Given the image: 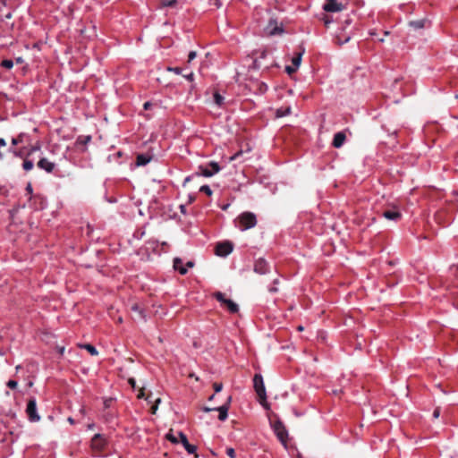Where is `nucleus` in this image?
<instances>
[{
  "label": "nucleus",
  "instance_id": "f8f14e48",
  "mask_svg": "<svg viewBox=\"0 0 458 458\" xmlns=\"http://www.w3.org/2000/svg\"><path fill=\"white\" fill-rule=\"evenodd\" d=\"M131 311L134 313L133 319L135 320H146V314L144 310L137 303L131 306Z\"/></svg>",
  "mask_w": 458,
  "mask_h": 458
},
{
  "label": "nucleus",
  "instance_id": "393cba45",
  "mask_svg": "<svg viewBox=\"0 0 458 458\" xmlns=\"http://www.w3.org/2000/svg\"><path fill=\"white\" fill-rule=\"evenodd\" d=\"M177 4V0H165L161 3V7H173Z\"/></svg>",
  "mask_w": 458,
  "mask_h": 458
},
{
  "label": "nucleus",
  "instance_id": "4be33fe9",
  "mask_svg": "<svg viewBox=\"0 0 458 458\" xmlns=\"http://www.w3.org/2000/svg\"><path fill=\"white\" fill-rule=\"evenodd\" d=\"M188 454H194L195 458H198L199 455L196 454L197 446L191 444H187L184 447Z\"/></svg>",
  "mask_w": 458,
  "mask_h": 458
},
{
  "label": "nucleus",
  "instance_id": "e433bc0d",
  "mask_svg": "<svg viewBox=\"0 0 458 458\" xmlns=\"http://www.w3.org/2000/svg\"><path fill=\"white\" fill-rule=\"evenodd\" d=\"M242 155V151H238L230 157V161L237 160Z\"/></svg>",
  "mask_w": 458,
  "mask_h": 458
},
{
  "label": "nucleus",
  "instance_id": "8fccbe9b",
  "mask_svg": "<svg viewBox=\"0 0 458 458\" xmlns=\"http://www.w3.org/2000/svg\"><path fill=\"white\" fill-rule=\"evenodd\" d=\"M58 352H59V353H60V354H64V347H60V348L58 349Z\"/></svg>",
  "mask_w": 458,
  "mask_h": 458
},
{
  "label": "nucleus",
  "instance_id": "f257e3e1",
  "mask_svg": "<svg viewBox=\"0 0 458 458\" xmlns=\"http://www.w3.org/2000/svg\"><path fill=\"white\" fill-rule=\"evenodd\" d=\"M257 225V217L254 213L243 212L237 218V226L241 231L253 228Z\"/></svg>",
  "mask_w": 458,
  "mask_h": 458
},
{
  "label": "nucleus",
  "instance_id": "5701e85b",
  "mask_svg": "<svg viewBox=\"0 0 458 458\" xmlns=\"http://www.w3.org/2000/svg\"><path fill=\"white\" fill-rule=\"evenodd\" d=\"M91 140V136H80L76 143L79 145H87Z\"/></svg>",
  "mask_w": 458,
  "mask_h": 458
},
{
  "label": "nucleus",
  "instance_id": "c03bdc74",
  "mask_svg": "<svg viewBox=\"0 0 458 458\" xmlns=\"http://www.w3.org/2000/svg\"><path fill=\"white\" fill-rule=\"evenodd\" d=\"M129 383L131 385V386H132V387H135V384H136V382H135V379H134V378H130V379H129Z\"/></svg>",
  "mask_w": 458,
  "mask_h": 458
},
{
  "label": "nucleus",
  "instance_id": "423d86ee",
  "mask_svg": "<svg viewBox=\"0 0 458 458\" xmlns=\"http://www.w3.org/2000/svg\"><path fill=\"white\" fill-rule=\"evenodd\" d=\"M26 412L31 422H37L40 420V416L37 411V403L34 398L29 400L26 407Z\"/></svg>",
  "mask_w": 458,
  "mask_h": 458
},
{
  "label": "nucleus",
  "instance_id": "a18cd8bd",
  "mask_svg": "<svg viewBox=\"0 0 458 458\" xmlns=\"http://www.w3.org/2000/svg\"><path fill=\"white\" fill-rule=\"evenodd\" d=\"M5 145H6V141L4 140V139H0V148L4 147Z\"/></svg>",
  "mask_w": 458,
  "mask_h": 458
},
{
  "label": "nucleus",
  "instance_id": "de8ad7c7",
  "mask_svg": "<svg viewBox=\"0 0 458 458\" xmlns=\"http://www.w3.org/2000/svg\"><path fill=\"white\" fill-rule=\"evenodd\" d=\"M12 17H13V13L10 12L4 15L5 19H11Z\"/></svg>",
  "mask_w": 458,
  "mask_h": 458
},
{
  "label": "nucleus",
  "instance_id": "7ed1b4c3",
  "mask_svg": "<svg viewBox=\"0 0 458 458\" xmlns=\"http://www.w3.org/2000/svg\"><path fill=\"white\" fill-rule=\"evenodd\" d=\"M214 296L221 305L225 307L231 313H236L239 310L238 305L232 300L226 299L224 293L216 292Z\"/></svg>",
  "mask_w": 458,
  "mask_h": 458
},
{
  "label": "nucleus",
  "instance_id": "2eb2a0df",
  "mask_svg": "<svg viewBox=\"0 0 458 458\" xmlns=\"http://www.w3.org/2000/svg\"><path fill=\"white\" fill-rule=\"evenodd\" d=\"M382 216L386 219L392 221H398L402 216L401 213L397 209L386 210L383 212Z\"/></svg>",
  "mask_w": 458,
  "mask_h": 458
},
{
  "label": "nucleus",
  "instance_id": "c9c22d12",
  "mask_svg": "<svg viewBox=\"0 0 458 458\" xmlns=\"http://www.w3.org/2000/svg\"><path fill=\"white\" fill-rule=\"evenodd\" d=\"M297 68H295L294 66H286L285 67V71L288 74H292L294 72H296Z\"/></svg>",
  "mask_w": 458,
  "mask_h": 458
},
{
  "label": "nucleus",
  "instance_id": "09e8293b",
  "mask_svg": "<svg viewBox=\"0 0 458 458\" xmlns=\"http://www.w3.org/2000/svg\"><path fill=\"white\" fill-rule=\"evenodd\" d=\"M269 292L276 293L277 292V288L276 287H271V288H269Z\"/></svg>",
  "mask_w": 458,
  "mask_h": 458
},
{
  "label": "nucleus",
  "instance_id": "412c9836",
  "mask_svg": "<svg viewBox=\"0 0 458 458\" xmlns=\"http://www.w3.org/2000/svg\"><path fill=\"white\" fill-rule=\"evenodd\" d=\"M301 56H302V52L299 53L297 55L293 57V59H292L293 66H294L297 69L299 68V66L301 65Z\"/></svg>",
  "mask_w": 458,
  "mask_h": 458
},
{
  "label": "nucleus",
  "instance_id": "4d7b16f0",
  "mask_svg": "<svg viewBox=\"0 0 458 458\" xmlns=\"http://www.w3.org/2000/svg\"><path fill=\"white\" fill-rule=\"evenodd\" d=\"M298 330L301 331L303 330V327L301 326L298 327Z\"/></svg>",
  "mask_w": 458,
  "mask_h": 458
},
{
  "label": "nucleus",
  "instance_id": "2f4dec72",
  "mask_svg": "<svg viewBox=\"0 0 458 458\" xmlns=\"http://www.w3.org/2000/svg\"><path fill=\"white\" fill-rule=\"evenodd\" d=\"M6 386L9 387V388H12V389H15L18 386V383L17 381L15 380H9L7 383H6Z\"/></svg>",
  "mask_w": 458,
  "mask_h": 458
},
{
  "label": "nucleus",
  "instance_id": "4c0bfd02",
  "mask_svg": "<svg viewBox=\"0 0 458 458\" xmlns=\"http://www.w3.org/2000/svg\"><path fill=\"white\" fill-rule=\"evenodd\" d=\"M197 54L195 51H191L188 55V63H191Z\"/></svg>",
  "mask_w": 458,
  "mask_h": 458
},
{
  "label": "nucleus",
  "instance_id": "ddd939ff",
  "mask_svg": "<svg viewBox=\"0 0 458 458\" xmlns=\"http://www.w3.org/2000/svg\"><path fill=\"white\" fill-rule=\"evenodd\" d=\"M105 444H106V441H105L103 436L100 434H96L91 440L92 447L97 450L102 449L103 446L105 445Z\"/></svg>",
  "mask_w": 458,
  "mask_h": 458
},
{
  "label": "nucleus",
  "instance_id": "ea45409f",
  "mask_svg": "<svg viewBox=\"0 0 458 458\" xmlns=\"http://www.w3.org/2000/svg\"><path fill=\"white\" fill-rule=\"evenodd\" d=\"M439 416H440V409L436 408L435 411H433V417L435 419H437Z\"/></svg>",
  "mask_w": 458,
  "mask_h": 458
},
{
  "label": "nucleus",
  "instance_id": "9d476101",
  "mask_svg": "<svg viewBox=\"0 0 458 458\" xmlns=\"http://www.w3.org/2000/svg\"><path fill=\"white\" fill-rule=\"evenodd\" d=\"M344 6L342 4L338 3L337 0H327L326 4L323 6V9L326 12H339L343 10Z\"/></svg>",
  "mask_w": 458,
  "mask_h": 458
},
{
  "label": "nucleus",
  "instance_id": "69168bd1",
  "mask_svg": "<svg viewBox=\"0 0 458 458\" xmlns=\"http://www.w3.org/2000/svg\"><path fill=\"white\" fill-rule=\"evenodd\" d=\"M0 157H2V154L0 153Z\"/></svg>",
  "mask_w": 458,
  "mask_h": 458
},
{
  "label": "nucleus",
  "instance_id": "e2e57ef3",
  "mask_svg": "<svg viewBox=\"0 0 458 458\" xmlns=\"http://www.w3.org/2000/svg\"><path fill=\"white\" fill-rule=\"evenodd\" d=\"M209 400H214V395H211V396L209 397Z\"/></svg>",
  "mask_w": 458,
  "mask_h": 458
},
{
  "label": "nucleus",
  "instance_id": "37998d69",
  "mask_svg": "<svg viewBox=\"0 0 458 458\" xmlns=\"http://www.w3.org/2000/svg\"><path fill=\"white\" fill-rule=\"evenodd\" d=\"M180 210L182 214H186V207L184 205H180Z\"/></svg>",
  "mask_w": 458,
  "mask_h": 458
},
{
  "label": "nucleus",
  "instance_id": "79ce46f5",
  "mask_svg": "<svg viewBox=\"0 0 458 458\" xmlns=\"http://www.w3.org/2000/svg\"><path fill=\"white\" fill-rule=\"evenodd\" d=\"M156 403H160V399H159V398H158V399H157ZM157 409V404H156L155 406H153V407H152L153 413H155V412H156Z\"/></svg>",
  "mask_w": 458,
  "mask_h": 458
},
{
  "label": "nucleus",
  "instance_id": "f03ea898",
  "mask_svg": "<svg viewBox=\"0 0 458 458\" xmlns=\"http://www.w3.org/2000/svg\"><path fill=\"white\" fill-rule=\"evenodd\" d=\"M253 385L258 396L260 399V403L264 404L267 399L266 388L263 377L260 374H256L253 377Z\"/></svg>",
  "mask_w": 458,
  "mask_h": 458
},
{
  "label": "nucleus",
  "instance_id": "864d4df0",
  "mask_svg": "<svg viewBox=\"0 0 458 458\" xmlns=\"http://www.w3.org/2000/svg\"><path fill=\"white\" fill-rule=\"evenodd\" d=\"M12 143H13V145H16V144L18 143V141H17V140H16V139H13Z\"/></svg>",
  "mask_w": 458,
  "mask_h": 458
},
{
  "label": "nucleus",
  "instance_id": "39448f33",
  "mask_svg": "<svg viewBox=\"0 0 458 458\" xmlns=\"http://www.w3.org/2000/svg\"><path fill=\"white\" fill-rule=\"evenodd\" d=\"M230 403H231V396L228 397L226 403H225V404H223V405H221L219 407H216V408L205 407L203 409V411L205 412H209V411H217L219 412V416H218L219 420L224 421V420H225L227 419L228 410L230 408Z\"/></svg>",
  "mask_w": 458,
  "mask_h": 458
},
{
  "label": "nucleus",
  "instance_id": "72a5a7b5",
  "mask_svg": "<svg viewBox=\"0 0 458 458\" xmlns=\"http://www.w3.org/2000/svg\"><path fill=\"white\" fill-rule=\"evenodd\" d=\"M226 454L230 457V458H234L235 457V451L233 448H227L226 449Z\"/></svg>",
  "mask_w": 458,
  "mask_h": 458
},
{
  "label": "nucleus",
  "instance_id": "052dcab7",
  "mask_svg": "<svg viewBox=\"0 0 458 458\" xmlns=\"http://www.w3.org/2000/svg\"><path fill=\"white\" fill-rule=\"evenodd\" d=\"M122 321H123L122 318H118V322H119V323H122Z\"/></svg>",
  "mask_w": 458,
  "mask_h": 458
},
{
  "label": "nucleus",
  "instance_id": "3c124183",
  "mask_svg": "<svg viewBox=\"0 0 458 458\" xmlns=\"http://www.w3.org/2000/svg\"><path fill=\"white\" fill-rule=\"evenodd\" d=\"M349 39H350V38L348 37V38H346L344 41H341V42H340V44L346 43V42H348V41H349Z\"/></svg>",
  "mask_w": 458,
  "mask_h": 458
},
{
  "label": "nucleus",
  "instance_id": "680f3d73",
  "mask_svg": "<svg viewBox=\"0 0 458 458\" xmlns=\"http://www.w3.org/2000/svg\"><path fill=\"white\" fill-rule=\"evenodd\" d=\"M21 58H18L17 63H21Z\"/></svg>",
  "mask_w": 458,
  "mask_h": 458
},
{
  "label": "nucleus",
  "instance_id": "473e14b6",
  "mask_svg": "<svg viewBox=\"0 0 458 458\" xmlns=\"http://www.w3.org/2000/svg\"><path fill=\"white\" fill-rule=\"evenodd\" d=\"M214 390L216 393H219L223 389L222 383H214L213 385Z\"/></svg>",
  "mask_w": 458,
  "mask_h": 458
},
{
  "label": "nucleus",
  "instance_id": "58836bf2",
  "mask_svg": "<svg viewBox=\"0 0 458 458\" xmlns=\"http://www.w3.org/2000/svg\"><path fill=\"white\" fill-rule=\"evenodd\" d=\"M184 78H186L190 81H192L194 78V73L191 72L190 73L184 75Z\"/></svg>",
  "mask_w": 458,
  "mask_h": 458
},
{
  "label": "nucleus",
  "instance_id": "9b49d317",
  "mask_svg": "<svg viewBox=\"0 0 458 458\" xmlns=\"http://www.w3.org/2000/svg\"><path fill=\"white\" fill-rule=\"evenodd\" d=\"M209 166L211 167V169L204 168L202 166L199 167V169L201 170V175L205 177H210L215 174L218 173L220 170V166L216 162H210Z\"/></svg>",
  "mask_w": 458,
  "mask_h": 458
},
{
  "label": "nucleus",
  "instance_id": "cd10ccee",
  "mask_svg": "<svg viewBox=\"0 0 458 458\" xmlns=\"http://www.w3.org/2000/svg\"><path fill=\"white\" fill-rule=\"evenodd\" d=\"M166 439L172 442L173 444H177L179 442L178 438L173 435V433L170 431L166 434Z\"/></svg>",
  "mask_w": 458,
  "mask_h": 458
},
{
  "label": "nucleus",
  "instance_id": "b1692460",
  "mask_svg": "<svg viewBox=\"0 0 458 458\" xmlns=\"http://www.w3.org/2000/svg\"><path fill=\"white\" fill-rule=\"evenodd\" d=\"M34 167V164L31 160H29V159H25L22 163V168L29 172L30 170H32V168Z\"/></svg>",
  "mask_w": 458,
  "mask_h": 458
},
{
  "label": "nucleus",
  "instance_id": "6ab92c4d",
  "mask_svg": "<svg viewBox=\"0 0 458 458\" xmlns=\"http://www.w3.org/2000/svg\"><path fill=\"white\" fill-rule=\"evenodd\" d=\"M80 347L83 348V349H86L92 356H96V355L98 354V352L96 349V347L91 345V344H81Z\"/></svg>",
  "mask_w": 458,
  "mask_h": 458
},
{
  "label": "nucleus",
  "instance_id": "dca6fc26",
  "mask_svg": "<svg viewBox=\"0 0 458 458\" xmlns=\"http://www.w3.org/2000/svg\"><path fill=\"white\" fill-rule=\"evenodd\" d=\"M267 31L269 35H276L283 32V29L277 26L276 21L271 20L267 25Z\"/></svg>",
  "mask_w": 458,
  "mask_h": 458
},
{
  "label": "nucleus",
  "instance_id": "4468645a",
  "mask_svg": "<svg viewBox=\"0 0 458 458\" xmlns=\"http://www.w3.org/2000/svg\"><path fill=\"white\" fill-rule=\"evenodd\" d=\"M345 139V134L343 131H339L335 134L332 144L335 148H339L344 145Z\"/></svg>",
  "mask_w": 458,
  "mask_h": 458
},
{
  "label": "nucleus",
  "instance_id": "6e6552de",
  "mask_svg": "<svg viewBox=\"0 0 458 458\" xmlns=\"http://www.w3.org/2000/svg\"><path fill=\"white\" fill-rule=\"evenodd\" d=\"M37 165L47 173H52L55 168V164L48 160L47 157L40 158Z\"/></svg>",
  "mask_w": 458,
  "mask_h": 458
},
{
  "label": "nucleus",
  "instance_id": "bb28decb",
  "mask_svg": "<svg viewBox=\"0 0 458 458\" xmlns=\"http://www.w3.org/2000/svg\"><path fill=\"white\" fill-rule=\"evenodd\" d=\"M214 101L217 106H222L224 98L217 92L214 94Z\"/></svg>",
  "mask_w": 458,
  "mask_h": 458
},
{
  "label": "nucleus",
  "instance_id": "f704fd0d",
  "mask_svg": "<svg viewBox=\"0 0 458 458\" xmlns=\"http://www.w3.org/2000/svg\"><path fill=\"white\" fill-rule=\"evenodd\" d=\"M167 70L170 71V72H174L175 74H181L182 73V69L179 68V67H169Z\"/></svg>",
  "mask_w": 458,
  "mask_h": 458
},
{
  "label": "nucleus",
  "instance_id": "1a4fd4ad",
  "mask_svg": "<svg viewBox=\"0 0 458 458\" xmlns=\"http://www.w3.org/2000/svg\"><path fill=\"white\" fill-rule=\"evenodd\" d=\"M269 270L267 262L264 259H259L254 264V271L259 275H265Z\"/></svg>",
  "mask_w": 458,
  "mask_h": 458
},
{
  "label": "nucleus",
  "instance_id": "f3484780",
  "mask_svg": "<svg viewBox=\"0 0 458 458\" xmlns=\"http://www.w3.org/2000/svg\"><path fill=\"white\" fill-rule=\"evenodd\" d=\"M151 160V157L147 154H140L137 156L136 165H146Z\"/></svg>",
  "mask_w": 458,
  "mask_h": 458
},
{
  "label": "nucleus",
  "instance_id": "c85d7f7f",
  "mask_svg": "<svg viewBox=\"0 0 458 458\" xmlns=\"http://www.w3.org/2000/svg\"><path fill=\"white\" fill-rule=\"evenodd\" d=\"M179 437H180V442L182 443L183 447H185L187 444H190L188 439H187L186 435L183 434L182 432H179Z\"/></svg>",
  "mask_w": 458,
  "mask_h": 458
},
{
  "label": "nucleus",
  "instance_id": "7c9ffc66",
  "mask_svg": "<svg viewBox=\"0 0 458 458\" xmlns=\"http://www.w3.org/2000/svg\"><path fill=\"white\" fill-rule=\"evenodd\" d=\"M410 25L412 27H415L417 29H421L424 26V22H423V21H411Z\"/></svg>",
  "mask_w": 458,
  "mask_h": 458
},
{
  "label": "nucleus",
  "instance_id": "aec40b11",
  "mask_svg": "<svg viewBox=\"0 0 458 458\" xmlns=\"http://www.w3.org/2000/svg\"><path fill=\"white\" fill-rule=\"evenodd\" d=\"M291 113V108L289 106L287 107H281L276 110V116L277 117H284L288 115Z\"/></svg>",
  "mask_w": 458,
  "mask_h": 458
},
{
  "label": "nucleus",
  "instance_id": "20e7f679",
  "mask_svg": "<svg viewBox=\"0 0 458 458\" xmlns=\"http://www.w3.org/2000/svg\"><path fill=\"white\" fill-rule=\"evenodd\" d=\"M273 428L277 438L282 443V445L286 448L288 433L287 430L285 429V427L283 425L281 421H276L275 422Z\"/></svg>",
  "mask_w": 458,
  "mask_h": 458
},
{
  "label": "nucleus",
  "instance_id": "bf43d9fd",
  "mask_svg": "<svg viewBox=\"0 0 458 458\" xmlns=\"http://www.w3.org/2000/svg\"><path fill=\"white\" fill-rule=\"evenodd\" d=\"M93 427H94V425H93V424H92V425H89V429L93 428Z\"/></svg>",
  "mask_w": 458,
  "mask_h": 458
},
{
  "label": "nucleus",
  "instance_id": "6e6d98bb",
  "mask_svg": "<svg viewBox=\"0 0 458 458\" xmlns=\"http://www.w3.org/2000/svg\"><path fill=\"white\" fill-rule=\"evenodd\" d=\"M330 23V21L329 20H325V24L327 25Z\"/></svg>",
  "mask_w": 458,
  "mask_h": 458
},
{
  "label": "nucleus",
  "instance_id": "a878e982",
  "mask_svg": "<svg viewBox=\"0 0 458 458\" xmlns=\"http://www.w3.org/2000/svg\"><path fill=\"white\" fill-rule=\"evenodd\" d=\"M1 66L5 69H11L13 67V62L10 59L3 60L1 63Z\"/></svg>",
  "mask_w": 458,
  "mask_h": 458
},
{
  "label": "nucleus",
  "instance_id": "c756f323",
  "mask_svg": "<svg viewBox=\"0 0 458 458\" xmlns=\"http://www.w3.org/2000/svg\"><path fill=\"white\" fill-rule=\"evenodd\" d=\"M199 191L206 193L208 196L212 195V190L208 185H202L199 189Z\"/></svg>",
  "mask_w": 458,
  "mask_h": 458
},
{
  "label": "nucleus",
  "instance_id": "a19ab883",
  "mask_svg": "<svg viewBox=\"0 0 458 458\" xmlns=\"http://www.w3.org/2000/svg\"><path fill=\"white\" fill-rule=\"evenodd\" d=\"M152 106V104L150 102H145L144 105H143V108L145 110H148L150 108V106Z\"/></svg>",
  "mask_w": 458,
  "mask_h": 458
},
{
  "label": "nucleus",
  "instance_id": "0eeeda50",
  "mask_svg": "<svg viewBox=\"0 0 458 458\" xmlns=\"http://www.w3.org/2000/svg\"><path fill=\"white\" fill-rule=\"evenodd\" d=\"M233 251V244L230 242H220L216 247V254L220 257H226Z\"/></svg>",
  "mask_w": 458,
  "mask_h": 458
},
{
  "label": "nucleus",
  "instance_id": "0e129e2a",
  "mask_svg": "<svg viewBox=\"0 0 458 458\" xmlns=\"http://www.w3.org/2000/svg\"><path fill=\"white\" fill-rule=\"evenodd\" d=\"M378 40H379L380 42H383V41H384V38H378Z\"/></svg>",
  "mask_w": 458,
  "mask_h": 458
},
{
  "label": "nucleus",
  "instance_id": "603ef678",
  "mask_svg": "<svg viewBox=\"0 0 458 458\" xmlns=\"http://www.w3.org/2000/svg\"><path fill=\"white\" fill-rule=\"evenodd\" d=\"M27 191H29L30 192H31V191H32V188H31V185H30V184H29V185L27 186Z\"/></svg>",
  "mask_w": 458,
  "mask_h": 458
},
{
  "label": "nucleus",
  "instance_id": "5fc2aeb1",
  "mask_svg": "<svg viewBox=\"0 0 458 458\" xmlns=\"http://www.w3.org/2000/svg\"><path fill=\"white\" fill-rule=\"evenodd\" d=\"M192 266H193L192 262L190 261L187 263V267H192Z\"/></svg>",
  "mask_w": 458,
  "mask_h": 458
},
{
  "label": "nucleus",
  "instance_id": "49530a36",
  "mask_svg": "<svg viewBox=\"0 0 458 458\" xmlns=\"http://www.w3.org/2000/svg\"><path fill=\"white\" fill-rule=\"evenodd\" d=\"M144 396V392L142 389L140 390V393L138 394V398H142Z\"/></svg>",
  "mask_w": 458,
  "mask_h": 458
},
{
  "label": "nucleus",
  "instance_id": "a211bd4d",
  "mask_svg": "<svg viewBox=\"0 0 458 458\" xmlns=\"http://www.w3.org/2000/svg\"><path fill=\"white\" fill-rule=\"evenodd\" d=\"M181 259L175 258L174 259V267L175 270L179 271L181 275H185L187 273V267H183Z\"/></svg>",
  "mask_w": 458,
  "mask_h": 458
},
{
  "label": "nucleus",
  "instance_id": "13d9d810",
  "mask_svg": "<svg viewBox=\"0 0 458 458\" xmlns=\"http://www.w3.org/2000/svg\"><path fill=\"white\" fill-rule=\"evenodd\" d=\"M68 420L71 422V423H73V420L72 418H69Z\"/></svg>",
  "mask_w": 458,
  "mask_h": 458
}]
</instances>
